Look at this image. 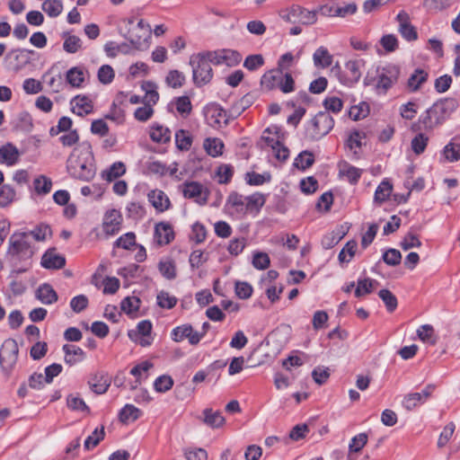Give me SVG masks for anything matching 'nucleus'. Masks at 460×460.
Here are the masks:
<instances>
[{
    "instance_id": "nucleus-45",
    "label": "nucleus",
    "mask_w": 460,
    "mask_h": 460,
    "mask_svg": "<svg viewBox=\"0 0 460 460\" xmlns=\"http://www.w3.org/2000/svg\"><path fill=\"white\" fill-rule=\"evenodd\" d=\"M358 243L356 241H349L339 253V261L341 262H349L354 257L357 251Z\"/></svg>"
},
{
    "instance_id": "nucleus-56",
    "label": "nucleus",
    "mask_w": 460,
    "mask_h": 460,
    "mask_svg": "<svg viewBox=\"0 0 460 460\" xmlns=\"http://www.w3.org/2000/svg\"><path fill=\"white\" fill-rule=\"evenodd\" d=\"M443 154L448 162H456L460 159V144L450 142L443 150Z\"/></svg>"
},
{
    "instance_id": "nucleus-59",
    "label": "nucleus",
    "mask_w": 460,
    "mask_h": 460,
    "mask_svg": "<svg viewBox=\"0 0 460 460\" xmlns=\"http://www.w3.org/2000/svg\"><path fill=\"white\" fill-rule=\"evenodd\" d=\"M82 47L81 40L75 35H69L66 38L63 48L67 53H75Z\"/></svg>"
},
{
    "instance_id": "nucleus-13",
    "label": "nucleus",
    "mask_w": 460,
    "mask_h": 460,
    "mask_svg": "<svg viewBox=\"0 0 460 460\" xmlns=\"http://www.w3.org/2000/svg\"><path fill=\"white\" fill-rule=\"evenodd\" d=\"M123 217L117 209H109L105 212L102 220V229L106 234L113 235L117 234L121 227Z\"/></svg>"
},
{
    "instance_id": "nucleus-22",
    "label": "nucleus",
    "mask_w": 460,
    "mask_h": 460,
    "mask_svg": "<svg viewBox=\"0 0 460 460\" xmlns=\"http://www.w3.org/2000/svg\"><path fill=\"white\" fill-rule=\"evenodd\" d=\"M226 207L231 209L233 213L245 214L246 210V199L245 196L241 195L237 192H232L227 197Z\"/></svg>"
},
{
    "instance_id": "nucleus-30",
    "label": "nucleus",
    "mask_w": 460,
    "mask_h": 460,
    "mask_svg": "<svg viewBox=\"0 0 460 460\" xmlns=\"http://www.w3.org/2000/svg\"><path fill=\"white\" fill-rule=\"evenodd\" d=\"M428 79V73L418 68L411 75L407 81V88L410 92H416Z\"/></svg>"
},
{
    "instance_id": "nucleus-19",
    "label": "nucleus",
    "mask_w": 460,
    "mask_h": 460,
    "mask_svg": "<svg viewBox=\"0 0 460 460\" xmlns=\"http://www.w3.org/2000/svg\"><path fill=\"white\" fill-rule=\"evenodd\" d=\"M65 264V257L54 250L47 251L41 258V265L46 269L58 270L63 268Z\"/></svg>"
},
{
    "instance_id": "nucleus-61",
    "label": "nucleus",
    "mask_w": 460,
    "mask_h": 460,
    "mask_svg": "<svg viewBox=\"0 0 460 460\" xmlns=\"http://www.w3.org/2000/svg\"><path fill=\"white\" fill-rule=\"evenodd\" d=\"M363 65V60H349L345 64L346 69L350 73L352 79L355 82H358L361 77L360 68Z\"/></svg>"
},
{
    "instance_id": "nucleus-3",
    "label": "nucleus",
    "mask_w": 460,
    "mask_h": 460,
    "mask_svg": "<svg viewBox=\"0 0 460 460\" xmlns=\"http://www.w3.org/2000/svg\"><path fill=\"white\" fill-rule=\"evenodd\" d=\"M261 84L265 90L279 88L284 93L295 90V81L291 74L284 73L279 67L266 72L261 79Z\"/></svg>"
},
{
    "instance_id": "nucleus-43",
    "label": "nucleus",
    "mask_w": 460,
    "mask_h": 460,
    "mask_svg": "<svg viewBox=\"0 0 460 460\" xmlns=\"http://www.w3.org/2000/svg\"><path fill=\"white\" fill-rule=\"evenodd\" d=\"M175 142L180 150L187 151L191 146L192 138L188 131L180 129L175 133Z\"/></svg>"
},
{
    "instance_id": "nucleus-17",
    "label": "nucleus",
    "mask_w": 460,
    "mask_h": 460,
    "mask_svg": "<svg viewBox=\"0 0 460 460\" xmlns=\"http://www.w3.org/2000/svg\"><path fill=\"white\" fill-rule=\"evenodd\" d=\"M200 420L205 425L211 429H219L226 423V419L222 415L221 411H214L211 408H206L203 410Z\"/></svg>"
},
{
    "instance_id": "nucleus-11",
    "label": "nucleus",
    "mask_w": 460,
    "mask_h": 460,
    "mask_svg": "<svg viewBox=\"0 0 460 460\" xmlns=\"http://www.w3.org/2000/svg\"><path fill=\"white\" fill-rule=\"evenodd\" d=\"M171 337L175 342H181L184 339H188L191 345H197L203 334L194 331L190 324H182L172 329Z\"/></svg>"
},
{
    "instance_id": "nucleus-49",
    "label": "nucleus",
    "mask_w": 460,
    "mask_h": 460,
    "mask_svg": "<svg viewBox=\"0 0 460 460\" xmlns=\"http://www.w3.org/2000/svg\"><path fill=\"white\" fill-rule=\"evenodd\" d=\"M379 297L385 303L387 311L394 312L397 307V298L388 289H381L378 293Z\"/></svg>"
},
{
    "instance_id": "nucleus-37",
    "label": "nucleus",
    "mask_w": 460,
    "mask_h": 460,
    "mask_svg": "<svg viewBox=\"0 0 460 460\" xmlns=\"http://www.w3.org/2000/svg\"><path fill=\"white\" fill-rule=\"evenodd\" d=\"M247 212L259 211L265 203L263 194L255 192L250 196H245Z\"/></svg>"
},
{
    "instance_id": "nucleus-40",
    "label": "nucleus",
    "mask_w": 460,
    "mask_h": 460,
    "mask_svg": "<svg viewBox=\"0 0 460 460\" xmlns=\"http://www.w3.org/2000/svg\"><path fill=\"white\" fill-rule=\"evenodd\" d=\"M417 335L423 342L434 345L437 342L434 328L430 324H423L417 330Z\"/></svg>"
},
{
    "instance_id": "nucleus-7",
    "label": "nucleus",
    "mask_w": 460,
    "mask_h": 460,
    "mask_svg": "<svg viewBox=\"0 0 460 460\" xmlns=\"http://www.w3.org/2000/svg\"><path fill=\"white\" fill-rule=\"evenodd\" d=\"M280 16L288 22L303 25L314 24L317 21L316 11H309L299 5H293L289 9L282 11Z\"/></svg>"
},
{
    "instance_id": "nucleus-4",
    "label": "nucleus",
    "mask_w": 460,
    "mask_h": 460,
    "mask_svg": "<svg viewBox=\"0 0 460 460\" xmlns=\"http://www.w3.org/2000/svg\"><path fill=\"white\" fill-rule=\"evenodd\" d=\"M333 125L334 120L328 112H318L305 128L306 137L312 140H318L327 135Z\"/></svg>"
},
{
    "instance_id": "nucleus-16",
    "label": "nucleus",
    "mask_w": 460,
    "mask_h": 460,
    "mask_svg": "<svg viewBox=\"0 0 460 460\" xmlns=\"http://www.w3.org/2000/svg\"><path fill=\"white\" fill-rule=\"evenodd\" d=\"M435 386L433 385H428L421 393H412L405 395L402 405L408 410L411 411L414 409L419 403H422L428 399L431 393L433 392Z\"/></svg>"
},
{
    "instance_id": "nucleus-15",
    "label": "nucleus",
    "mask_w": 460,
    "mask_h": 460,
    "mask_svg": "<svg viewBox=\"0 0 460 460\" xmlns=\"http://www.w3.org/2000/svg\"><path fill=\"white\" fill-rule=\"evenodd\" d=\"M206 118L208 124L213 128H221L227 123L226 112L218 104L212 103L206 108Z\"/></svg>"
},
{
    "instance_id": "nucleus-23",
    "label": "nucleus",
    "mask_w": 460,
    "mask_h": 460,
    "mask_svg": "<svg viewBox=\"0 0 460 460\" xmlns=\"http://www.w3.org/2000/svg\"><path fill=\"white\" fill-rule=\"evenodd\" d=\"M63 350L65 352V362L69 366L75 365L85 358L84 351L75 345L66 344L63 346Z\"/></svg>"
},
{
    "instance_id": "nucleus-58",
    "label": "nucleus",
    "mask_w": 460,
    "mask_h": 460,
    "mask_svg": "<svg viewBox=\"0 0 460 460\" xmlns=\"http://www.w3.org/2000/svg\"><path fill=\"white\" fill-rule=\"evenodd\" d=\"M177 298L168 292L161 291L157 295V304L162 308L171 309L175 306Z\"/></svg>"
},
{
    "instance_id": "nucleus-9",
    "label": "nucleus",
    "mask_w": 460,
    "mask_h": 460,
    "mask_svg": "<svg viewBox=\"0 0 460 460\" xmlns=\"http://www.w3.org/2000/svg\"><path fill=\"white\" fill-rule=\"evenodd\" d=\"M456 102L453 100L446 101L439 104H435L433 107L426 111L425 116L422 117L421 122L423 123L426 129H432L442 122V119L438 118L440 113H443L447 109H454Z\"/></svg>"
},
{
    "instance_id": "nucleus-41",
    "label": "nucleus",
    "mask_w": 460,
    "mask_h": 460,
    "mask_svg": "<svg viewBox=\"0 0 460 460\" xmlns=\"http://www.w3.org/2000/svg\"><path fill=\"white\" fill-rule=\"evenodd\" d=\"M42 10L50 17L58 16L63 11V4L60 0H45L42 3Z\"/></svg>"
},
{
    "instance_id": "nucleus-25",
    "label": "nucleus",
    "mask_w": 460,
    "mask_h": 460,
    "mask_svg": "<svg viewBox=\"0 0 460 460\" xmlns=\"http://www.w3.org/2000/svg\"><path fill=\"white\" fill-rule=\"evenodd\" d=\"M148 199L158 211H164L170 207V199L166 194L160 190H154L148 193Z\"/></svg>"
},
{
    "instance_id": "nucleus-26",
    "label": "nucleus",
    "mask_w": 460,
    "mask_h": 460,
    "mask_svg": "<svg viewBox=\"0 0 460 460\" xmlns=\"http://www.w3.org/2000/svg\"><path fill=\"white\" fill-rule=\"evenodd\" d=\"M333 57L325 47L318 48L313 55L314 65L319 68H326L330 66Z\"/></svg>"
},
{
    "instance_id": "nucleus-63",
    "label": "nucleus",
    "mask_w": 460,
    "mask_h": 460,
    "mask_svg": "<svg viewBox=\"0 0 460 460\" xmlns=\"http://www.w3.org/2000/svg\"><path fill=\"white\" fill-rule=\"evenodd\" d=\"M421 245V242L420 241L417 234L412 232H409L402 240L401 247L404 250H410L411 248L420 247Z\"/></svg>"
},
{
    "instance_id": "nucleus-47",
    "label": "nucleus",
    "mask_w": 460,
    "mask_h": 460,
    "mask_svg": "<svg viewBox=\"0 0 460 460\" xmlns=\"http://www.w3.org/2000/svg\"><path fill=\"white\" fill-rule=\"evenodd\" d=\"M35 191L38 194H48L50 192L52 188V181L49 178L40 175L36 178L33 181Z\"/></svg>"
},
{
    "instance_id": "nucleus-39",
    "label": "nucleus",
    "mask_w": 460,
    "mask_h": 460,
    "mask_svg": "<svg viewBox=\"0 0 460 460\" xmlns=\"http://www.w3.org/2000/svg\"><path fill=\"white\" fill-rule=\"evenodd\" d=\"M141 415V411L132 404H126L119 412V420L121 422H128L129 420H136Z\"/></svg>"
},
{
    "instance_id": "nucleus-48",
    "label": "nucleus",
    "mask_w": 460,
    "mask_h": 460,
    "mask_svg": "<svg viewBox=\"0 0 460 460\" xmlns=\"http://www.w3.org/2000/svg\"><path fill=\"white\" fill-rule=\"evenodd\" d=\"M314 162V155L308 151H303L295 159L294 165L298 169L305 170L310 167Z\"/></svg>"
},
{
    "instance_id": "nucleus-29",
    "label": "nucleus",
    "mask_w": 460,
    "mask_h": 460,
    "mask_svg": "<svg viewBox=\"0 0 460 460\" xmlns=\"http://www.w3.org/2000/svg\"><path fill=\"white\" fill-rule=\"evenodd\" d=\"M155 236L160 245L169 243L173 238V232L168 224L159 223L155 226Z\"/></svg>"
},
{
    "instance_id": "nucleus-14",
    "label": "nucleus",
    "mask_w": 460,
    "mask_h": 460,
    "mask_svg": "<svg viewBox=\"0 0 460 460\" xmlns=\"http://www.w3.org/2000/svg\"><path fill=\"white\" fill-rule=\"evenodd\" d=\"M182 192L185 198L193 199L199 205H204L208 201V192L199 182H185L183 184Z\"/></svg>"
},
{
    "instance_id": "nucleus-64",
    "label": "nucleus",
    "mask_w": 460,
    "mask_h": 460,
    "mask_svg": "<svg viewBox=\"0 0 460 460\" xmlns=\"http://www.w3.org/2000/svg\"><path fill=\"white\" fill-rule=\"evenodd\" d=\"M380 44L387 52H394L399 46L398 40L394 34L384 35L380 40Z\"/></svg>"
},
{
    "instance_id": "nucleus-55",
    "label": "nucleus",
    "mask_w": 460,
    "mask_h": 460,
    "mask_svg": "<svg viewBox=\"0 0 460 460\" xmlns=\"http://www.w3.org/2000/svg\"><path fill=\"white\" fill-rule=\"evenodd\" d=\"M187 460H208V453L201 447H188L183 449Z\"/></svg>"
},
{
    "instance_id": "nucleus-20",
    "label": "nucleus",
    "mask_w": 460,
    "mask_h": 460,
    "mask_svg": "<svg viewBox=\"0 0 460 460\" xmlns=\"http://www.w3.org/2000/svg\"><path fill=\"white\" fill-rule=\"evenodd\" d=\"M20 152L13 144L7 143L0 146V164L12 166L18 162Z\"/></svg>"
},
{
    "instance_id": "nucleus-46",
    "label": "nucleus",
    "mask_w": 460,
    "mask_h": 460,
    "mask_svg": "<svg viewBox=\"0 0 460 460\" xmlns=\"http://www.w3.org/2000/svg\"><path fill=\"white\" fill-rule=\"evenodd\" d=\"M105 436L104 427H101V429H95L93 432L87 437V438L84 441V447L87 450H90L93 447H95L103 438Z\"/></svg>"
},
{
    "instance_id": "nucleus-5",
    "label": "nucleus",
    "mask_w": 460,
    "mask_h": 460,
    "mask_svg": "<svg viewBox=\"0 0 460 460\" xmlns=\"http://www.w3.org/2000/svg\"><path fill=\"white\" fill-rule=\"evenodd\" d=\"M190 65L192 67L193 82L197 86H202L211 81L213 77L212 67L201 53L190 56Z\"/></svg>"
},
{
    "instance_id": "nucleus-32",
    "label": "nucleus",
    "mask_w": 460,
    "mask_h": 460,
    "mask_svg": "<svg viewBox=\"0 0 460 460\" xmlns=\"http://www.w3.org/2000/svg\"><path fill=\"white\" fill-rule=\"evenodd\" d=\"M378 286V282L369 278H365L358 280V286L355 289V296L361 297L365 295L370 294Z\"/></svg>"
},
{
    "instance_id": "nucleus-50",
    "label": "nucleus",
    "mask_w": 460,
    "mask_h": 460,
    "mask_svg": "<svg viewBox=\"0 0 460 460\" xmlns=\"http://www.w3.org/2000/svg\"><path fill=\"white\" fill-rule=\"evenodd\" d=\"M340 172L341 175L347 177L351 183H356L361 176V171L348 164L341 166Z\"/></svg>"
},
{
    "instance_id": "nucleus-21",
    "label": "nucleus",
    "mask_w": 460,
    "mask_h": 460,
    "mask_svg": "<svg viewBox=\"0 0 460 460\" xmlns=\"http://www.w3.org/2000/svg\"><path fill=\"white\" fill-rule=\"evenodd\" d=\"M71 104L73 112L78 116L83 117L93 111V102L87 96L77 95L72 100Z\"/></svg>"
},
{
    "instance_id": "nucleus-6",
    "label": "nucleus",
    "mask_w": 460,
    "mask_h": 460,
    "mask_svg": "<svg viewBox=\"0 0 460 460\" xmlns=\"http://www.w3.org/2000/svg\"><path fill=\"white\" fill-rule=\"evenodd\" d=\"M400 75L399 66L389 64L377 69V81L375 84L378 94H385L397 83Z\"/></svg>"
},
{
    "instance_id": "nucleus-42",
    "label": "nucleus",
    "mask_w": 460,
    "mask_h": 460,
    "mask_svg": "<svg viewBox=\"0 0 460 460\" xmlns=\"http://www.w3.org/2000/svg\"><path fill=\"white\" fill-rule=\"evenodd\" d=\"M66 82L73 87H80L84 81V75L82 69L72 67L66 72Z\"/></svg>"
},
{
    "instance_id": "nucleus-44",
    "label": "nucleus",
    "mask_w": 460,
    "mask_h": 460,
    "mask_svg": "<svg viewBox=\"0 0 460 460\" xmlns=\"http://www.w3.org/2000/svg\"><path fill=\"white\" fill-rule=\"evenodd\" d=\"M104 50L109 57L114 58L118 53L128 54L130 48L127 43L117 44L113 41H109L105 44Z\"/></svg>"
},
{
    "instance_id": "nucleus-2",
    "label": "nucleus",
    "mask_w": 460,
    "mask_h": 460,
    "mask_svg": "<svg viewBox=\"0 0 460 460\" xmlns=\"http://www.w3.org/2000/svg\"><path fill=\"white\" fill-rule=\"evenodd\" d=\"M127 27V31L123 34L134 49L137 50H145L149 47V42L152 37V30L149 23L140 19L138 22L134 25V20L128 18L124 21Z\"/></svg>"
},
{
    "instance_id": "nucleus-62",
    "label": "nucleus",
    "mask_w": 460,
    "mask_h": 460,
    "mask_svg": "<svg viewBox=\"0 0 460 460\" xmlns=\"http://www.w3.org/2000/svg\"><path fill=\"white\" fill-rule=\"evenodd\" d=\"M185 76L178 70H172L166 76V83L172 88L181 87L183 84Z\"/></svg>"
},
{
    "instance_id": "nucleus-10",
    "label": "nucleus",
    "mask_w": 460,
    "mask_h": 460,
    "mask_svg": "<svg viewBox=\"0 0 460 460\" xmlns=\"http://www.w3.org/2000/svg\"><path fill=\"white\" fill-rule=\"evenodd\" d=\"M18 345L13 340H7L0 349V364L4 368H12L18 357Z\"/></svg>"
},
{
    "instance_id": "nucleus-31",
    "label": "nucleus",
    "mask_w": 460,
    "mask_h": 460,
    "mask_svg": "<svg viewBox=\"0 0 460 460\" xmlns=\"http://www.w3.org/2000/svg\"><path fill=\"white\" fill-rule=\"evenodd\" d=\"M43 81L54 93H59L64 90L66 84L60 73L53 74L48 72L43 75Z\"/></svg>"
},
{
    "instance_id": "nucleus-57",
    "label": "nucleus",
    "mask_w": 460,
    "mask_h": 460,
    "mask_svg": "<svg viewBox=\"0 0 460 460\" xmlns=\"http://www.w3.org/2000/svg\"><path fill=\"white\" fill-rule=\"evenodd\" d=\"M26 233L29 234V237L31 236L36 241H44L48 236L51 235L50 227L44 224H40L31 232Z\"/></svg>"
},
{
    "instance_id": "nucleus-38",
    "label": "nucleus",
    "mask_w": 460,
    "mask_h": 460,
    "mask_svg": "<svg viewBox=\"0 0 460 460\" xmlns=\"http://www.w3.org/2000/svg\"><path fill=\"white\" fill-rule=\"evenodd\" d=\"M142 89L146 92L144 102L147 105H154L159 99V94L156 91V85L152 82H145L142 84Z\"/></svg>"
},
{
    "instance_id": "nucleus-27",
    "label": "nucleus",
    "mask_w": 460,
    "mask_h": 460,
    "mask_svg": "<svg viewBox=\"0 0 460 460\" xmlns=\"http://www.w3.org/2000/svg\"><path fill=\"white\" fill-rule=\"evenodd\" d=\"M126 173V165L122 162L113 163L108 169L101 172V176L107 181H112Z\"/></svg>"
},
{
    "instance_id": "nucleus-18",
    "label": "nucleus",
    "mask_w": 460,
    "mask_h": 460,
    "mask_svg": "<svg viewBox=\"0 0 460 460\" xmlns=\"http://www.w3.org/2000/svg\"><path fill=\"white\" fill-rule=\"evenodd\" d=\"M88 384L93 393L102 394L108 391L111 385V380L106 374L96 373L91 376Z\"/></svg>"
},
{
    "instance_id": "nucleus-34",
    "label": "nucleus",
    "mask_w": 460,
    "mask_h": 460,
    "mask_svg": "<svg viewBox=\"0 0 460 460\" xmlns=\"http://www.w3.org/2000/svg\"><path fill=\"white\" fill-rule=\"evenodd\" d=\"M367 435L366 433H359L351 438L349 445L348 460H354L352 455L358 453L367 443Z\"/></svg>"
},
{
    "instance_id": "nucleus-12",
    "label": "nucleus",
    "mask_w": 460,
    "mask_h": 460,
    "mask_svg": "<svg viewBox=\"0 0 460 460\" xmlns=\"http://www.w3.org/2000/svg\"><path fill=\"white\" fill-rule=\"evenodd\" d=\"M398 31L407 41H414L418 39L416 28L411 24L410 15L405 11H401L396 16Z\"/></svg>"
},
{
    "instance_id": "nucleus-60",
    "label": "nucleus",
    "mask_w": 460,
    "mask_h": 460,
    "mask_svg": "<svg viewBox=\"0 0 460 460\" xmlns=\"http://www.w3.org/2000/svg\"><path fill=\"white\" fill-rule=\"evenodd\" d=\"M15 197V191L8 185L0 188V207H6L13 202Z\"/></svg>"
},
{
    "instance_id": "nucleus-1",
    "label": "nucleus",
    "mask_w": 460,
    "mask_h": 460,
    "mask_svg": "<svg viewBox=\"0 0 460 460\" xmlns=\"http://www.w3.org/2000/svg\"><path fill=\"white\" fill-rule=\"evenodd\" d=\"M66 171L70 176L90 181L96 174V167L92 146L83 142L75 146L66 160Z\"/></svg>"
},
{
    "instance_id": "nucleus-36",
    "label": "nucleus",
    "mask_w": 460,
    "mask_h": 460,
    "mask_svg": "<svg viewBox=\"0 0 460 460\" xmlns=\"http://www.w3.org/2000/svg\"><path fill=\"white\" fill-rule=\"evenodd\" d=\"M203 146L209 155L217 157L222 155L224 144L219 138H207L204 141Z\"/></svg>"
},
{
    "instance_id": "nucleus-24",
    "label": "nucleus",
    "mask_w": 460,
    "mask_h": 460,
    "mask_svg": "<svg viewBox=\"0 0 460 460\" xmlns=\"http://www.w3.org/2000/svg\"><path fill=\"white\" fill-rule=\"evenodd\" d=\"M357 4L355 3H349L342 7H336L333 9L332 6L323 5L320 7V11L323 15H333L339 17H345L349 14H353L357 12Z\"/></svg>"
},
{
    "instance_id": "nucleus-52",
    "label": "nucleus",
    "mask_w": 460,
    "mask_h": 460,
    "mask_svg": "<svg viewBox=\"0 0 460 460\" xmlns=\"http://www.w3.org/2000/svg\"><path fill=\"white\" fill-rule=\"evenodd\" d=\"M140 300L137 296H127L121 301L120 308L124 313L130 314L138 310Z\"/></svg>"
},
{
    "instance_id": "nucleus-8",
    "label": "nucleus",
    "mask_w": 460,
    "mask_h": 460,
    "mask_svg": "<svg viewBox=\"0 0 460 460\" xmlns=\"http://www.w3.org/2000/svg\"><path fill=\"white\" fill-rule=\"evenodd\" d=\"M33 252L31 249L29 242V234L14 233L9 239L8 254L16 256L19 259H28L31 257Z\"/></svg>"
},
{
    "instance_id": "nucleus-28",
    "label": "nucleus",
    "mask_w": 460,
    "mask_h": 460,
    "mask_svg": "<svg viewBox=\"0 0 460 460\" xmlns=\"http://www.w3.org/2000/svg\"><path fill=\"white\" fill-rule=\"evenodd\" d=\"M37 298L45 305H51L58 300V295L49 284H43L36 291Z\"/></svg>"
},
{
    "instance_id": "nucleus-33",
    "label": "nucleus",
    "mask_w": 460,
    "mask_h": 460,
    "mask_svg": "<svg viewBox=\"0 0 460 460\" xmlns=\"http://www.w3.org/2000/svg\"><path fill=\"white\" fill-rule=\"evenodd\" d=\"M393 191V185L388 180H384L376 188L374 202L382 204L388 199Z\"/></svg>"
},
{
    "instance_id": "nucleus-54",
    "label": "nucleus",
    "mask_w": 460,
    "mask_h": 460,
    "mask_svg": "<svg viewBox=\"0 0 460 460\" xmlns=\"http://www.w3.org/2000/svg\"><path fill=\"white\" fill-rule=\"evenodd\" d=\"M173 385V380L170 376L163 375L157 377L154 383L155 390L158 393H165Z\"/></svg>"
},
{
    "instance_id": "nucleus-35",
    "label": "nucleus",
    "mask_w": 460,
    "mask_h": 460,
    "mask_svg": "<svg viewBox=\"0 0 460 460\" xmlns=\"http://www.w3.org/2000/svg\"><path fill=\"white\" fill-rule=\"evenodd\" d=\"M150 137L157 143H166L171 139V130L162 125H154L150 130Z\"/></svg>"
},
{
    "instance_id": "nucleus-51",
    "label": "nucleus",
    "mask_w": 460,
    "mask_h": 460,
    "mask_svg": "<svg viewBox=\"0 0 460 460\" xmlns=\"http://www.w3.org/2000/svg\"><path fill=\"white\" fill-rule=\"evenodd\" d=\"M159 271L167 279L176 277L175 264L171 260L161 261L158 264Z\"/></svg>"
},
{
    "instance_id": "nucleus-53",
    "label": "nucleus",
    "mask_w": 460,
    "mask_h": 460,
    "mask_svg": "<svg viewBox=\"0 0 460 460\" xmlns=\"http://www.w3.org/2000/svg\"><path fill=\"white\" fill-rule=\"evenodd\" d=\"M153 367V364L149 361H143L140 364L135 366L131 370L130 374L142 381V379H146L148 375V371Z\"/></svg>"
}]
</instances>
